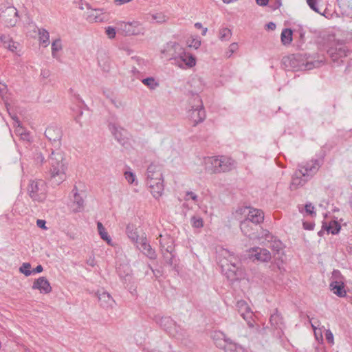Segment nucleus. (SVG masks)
<instances>
[{"mask_svg":"<svg viewBox=\"0 0 352 352\" xmlns=\"http://www.w3.org/2000/svg\"><path fill=\"white\" fill-rule=\"evenodd\" d=\"M124 177L129 184H133L135 180V175L131 171H126Z\"/></svg>","mask_w":352,"mask_h":352,"instance_id":"45","label":"nucleus"},{"mask_svg":"<svg viewBox=\"0 0 352 352\" xmlns=\"http://www.w3.org/2000/svg\"><path fill=\"white\" fill-rule=\"evenodd\" d=\"M138 25L139 23L138 21L129 23L122 21L119 23L120 29L125 34V35L138 34L140 32L138 28Z\"/></svg>","mask_w":352,"mask_h":352,"instance_id":"20","label":"nucleus"},{"mask_svg":"<svg viewBox=\"0 0 352 352\" xmlns=\"http://www.w3.org/2000/svg\"><path fill=\"white\" fill-rule=\"evenodd\" d=\"M301 54L293 55L284 58V64L290 66L294 69L310 70L314 67H318L322 63V60H313L310 55L304 54L305 60L301 58Z\"/></svg>","mask_w":352,"mask_h":352,"instance_id":"5","label":"nucleus"},{"mask_svg":"<svg viewBox=\"0 0 352 352\" xmlns=\"http://www.w3.org/2000/svg\"><path fill=\"white\" fill-rule=\"evenodd\" d=\"M47 160L51 177L54 179L56 184L58 185L65 179L67 167L64 162L63 153L59 149L53 150Z\"/></svg>","mask_w":352,"mask_h":352,"instance_id":"4","label":"nucleus"},{"mask_svg":"<svg viewBox=\"0 0 352 352\" xmlns=\"http://www.w3.org/2000/svg\"><path fill=\"white\" fill-rule=\"evenodd\" d=\"M240 228L241 232L246 236L252 239L256 237V234L254 232V228L251 226V223L248 220L244 219L241 222Z\"/></svg>","mask_w":352,"mask_h":352,"instance_id":"25","label":"nucleus"},{"mask_svg":"<svg viewBox=\"0 0 352 352\" xmlns=\"http://www.w3.org/2000/svg\"><path fill=\"white\" fill-rule=\"evenodd\" d=\"M322 165V160H311L305 163L298 164V169L302 170L304 177L311 179L319 170Z\"/></svg>","mask_w":352,"mask_h":352,"instance_id":"10","label":"nucleus"},{"mask_svg":"<svg viewBox=\"0 0 352 352\" xmlns=\"http://www.w3.org/2000/svg\"><path fill=\"white\" fill-rule=\"evenodd\" d=\"M238 49V44L236 43H232L228 47V51L227 52V56L229 58L232 56V54L235 52Z\"/></svg>","mask_w":352,"mask_h":352,"instance_id":"49","label":"nucleus"},{"mask_svg":"<svg viewBox=\"0 0 352 352\" xmlns=\"http://www.w3.org/2000/svg\"><path fill=\"white\" fill-rule=\"evenodd\" d=\"M43 270V266L41 265H38L31 271L32 272V274H37V273L42 272Z\"/></svg>","mask_w":352,"mask_h":352,"instance_id":"59","label":"nucleus"},{"mask_svg":"<svg viewBox=\"0 0 352 352\" xmlns=\"http://www.w3.org/2000/svg\"><path fill=\"white\" fill-rule=\"evenodd\" d=\"M146 185L151 188L155 198H159L164 191L162 168L161 165L151 163L146 170Z\"/></svg>","mask_w":352,"mask_h":352,"instance_id":"3","label":"nucleus"},{"mask_svg":"<svg viewBox=\"0 0 352 352\" xmlns=\"http://www.w3.org/2000/svg\"><path fill=\"white\" fill-rule=\"evenodd\" d=\"M166 253H164V258L165 260V262L169 265H173V255L172 254V246L168 245L166 248Z\"/></svg>","mask_w":352,"mask_h":352,"instance_id":"35","label":"nucleus"},{"mask_svg":"<svg viewBox=\"0 0 352 352\" xmlns=\"http://www.w3.org/2000/svg\"><path fill=\"white\" fill-rule=\"evenodd\" d=\"M325 338L327 341L331 344H333V335L330 330H327L325 332Z\"/></svg>","mask_w":352,"mask_h":352,"instance_id":"55","label":"nucleus"},{"mask_svg":"<svg viewBox=\"0 0 352 352\" xmlns=\"http://www.w3.org/2000/svg\"><path fill=\"white\" fill-rule=\"evenodd\" d=\"M152 18L155 20L157 23H163L166 20V16L162 13L153 14Z\"/></svg>","mask_w":352,"mask_h":352,"instance_id":"46","label":"nucleus"},{"mask_svg":"<svg viewBox=\"0 0 352 352\" xmlns=\"http://www.w3.org/2000/svg\"><path fill=\"white\" fill-rule=\"evenodd\" d=\"M349 50L347 47L342 44H336L331 46L327 50L328 55L331 58L334 63L340 64L342 60L339 61L340 59L347 56Z\"/></svg>","mask_w":352,"mask_h":352,"instance_id":"12","label":"nucleus"},{"mask_svg":"<svg viewBox=\"0 0 352 352\" xmlns=\"http://www.w3.org/2000/svg\"><path fill=\"white\" fill-rule=\"evenodd\" d=\"M19 12L12 6L0 5V19L7 27H14L19 21Z\"/></svg>","mask_w":352,"mask_h":352,"instance_id":"8","label":"nucleus"},{"mask_svg":"<svg viewBox=\"0 0 352 352\" xmlns=\"http://www.w3.org/2000/svg\"><path fill=\"white\" fill-rule=\"evenodd\" d=\"M19 45V43L14 41L12 38L6 45H4V47L7 48L12 52H14L17 50Z\"/></svg>","mask_w":352,"mask_h":352,"instance_id":"40","label":"nucleus"},{"mask_svg":"<svg viewBox=\"0 0 352 352\" xmlns=\"http://www.w3.org/2000/svg\"><path fill=\"white\" fill-rule=\"evenodd\" d=\"M249 252V255L258 261L267 262L272 257L269 250L259 247L251 248Z\"/></svg>","mask_w":352,"mask_h":352,"instance_id":"17","label":"nucleus"},{"mask_svg":"<svg viewBox=\"0 0 352 352\" xmlns=\"http://www.w3.org/2000/svg\"><path fill=\"white\" fill-rule=\"evenodd\" d=\"M11 118L13 120V124L16 127L15 133L17 136H21V133H23L25 130L21 125V122L19 121L18 117L16 116V111H7Z\"/></svg>","mask_w":352,"mask_h":352,"instance_id":"28","label":"nucleus"},{"mask_svg":"<svg viewBox=\"0 0 352 352\" xmlns=\"http://www.w3.org/2000/svg\"><path fill=\"white\" fill-rule=\"evenodd\" d=\"M322 228L327 231L328 234H336L340 232L341 226L337 221H333L330 222L329 225L323 223Z\"/></svg>","mask_w":352,"mask_h":352,"instance_id":"29","label":"nucleus"},{"mask_svg":"<svg viewBox=\"0 0 352 352\" xmlns=\"http://www.w3.org/2000/svg\"><path fill=\"white\" fill-rule=\"evenodd\" d=\"M302 170L297 169L292 176L291 188H298L304 186L310 179L302 175Z\"/></svg>","mask_w":352,"mask_h":352,"instance_id":"22","label":"nucleus"},{"mask_svg":"<svg viewBox=\"0 0 352 352\" xmlns=\"http://www.w3.org/2000/svg\"><path fill=\"white\" fill-rule=\"evenodd\" d=\"M28 192L33 201L42 202L46 198L47 186L42 179L32 180L28 185Z\"/></svg>","mask_w":352,"mask_h":352,"instance_id":"7","label":"nucleus"},{"mask_svg":"<svg viewBox=\"0 0 352 352\" xmlns=\"http://www.w3.org/2000/svg\"><path fill=\"white\" fill-rule=\"evenodd\" d=\"M108 128L118 143L122 146H125L128 144V132L126 129L120 126L117 118L114 119L112 118L109 120Z\"/></svg>","mask_w":352,"mask_h":352,"instance_id":"9","label":"nucleus"},{"mask_svg":"<svg viewBox=\"0 0 352 352\" xmlns=\"http://www.w3.org/2000/svg\"><path fill=\"white\" fill-rule=\"evenodd\" d=\"M280 320V318L278 314H274L272 315L270 317L271 324L272 325L275 326L276 327L278 326Z\"/></svg>","mask_w":352,"mask_h":352,"instance_id":"48","label":"nucleus"},{"mask_svg":"<svg viewBox=\"0 0 352 352\" xmlns=\"http://www.w3.org/2000/svg\"><path fill=\"white\" fill-rule=\"evenodd\" d=\"M142 83L151 89H155L159 86V83L153 77H148L142 80Z\"/></svg>","mask_w":352,"mask_h":352,"instance_id":"34","label":"nucleus"},{"mask_svg":"<svg viewBox=\"0 0 352 352\" xmlns=\"http://www.w3.org/2000/svg\"><path fill=\"white\" fill-rule=\"evenodd\" d=\"M45 135L50 142H53L56 146H60L62 138L60 128L54 125L50 126L46 129Z\"/></svg>","mask_w":352,"mask_h":352,"instance_id":"16","label":"nucleus"},{"mask_svg":"<svg viewBox=\"0 0 352 352\" xmlns=\"http://www.w3.org/2000/svg\"><path fill=\"white\" fill-rule=\"evenodd\" d=\"M344 278L343 276H342L340 272L338 270H334L332 272V276H331V280H343Z\"/></svg>","mask_w":352,"mask_h":352,"instance_id":"50","label":"nucleus"},{"mask_svg":"<svg viewBox=\"0 0 352 352\" xmlns=\"http://www.w3.org/2000/svg\"><path fill=\"white\" fill-rule=\"evenodd\" d=\"M87 263L89 265V266H91V267H94L96 265V262H95V259L94 257H90L89 259H87Z\"/></svg>","mask_w":352,"mask_h":352,"instance_id":"63","label":"nucleus"},{"mask_svg":"<svg viewBox=\"0 0 352 352\" xmlns=\"http://www.w3.org/2000/svg\"><path fill=\"white\" fill-rule=\"evenodd\" d=\"M192 227L196 228H200L204 226V221L201 217L193 216L190 219Z\"/></svg>","mask_w":352,"mask_h":352,"instance_id":"38","label":"nucleus"},{"mask_svg":"<svg viewBox=\"0 0 352 352\" xmlns=\"http://www.w3.org/2000/svg\"><path fill=\"white\" fill-rule=\"evenodd\" d=\"M296 34H298V45H302L305 43V31L300 28L298 31L295 32L294 36H296Z\"/></svg>","mask_w":352,"mask_h":352,"instance_id":"44","label":"nucleus"},{"mask_svg":"<svg viewBox=\"0 0 352 352\" xmlns=\"http://www.w3.org/2000/svg\"><path fill=\"white\" fill-rule=\"evenodd\" d=\"M98 301L101 307L105 309L113 307L115 301L109 293L107 292H98Z\"/></svg>","mask_w":352,"mask_h":352,"instance_id":"21","label":"nucleus"},{"mask_svg":"<svg viewBox=\"0 0 352 352\" xmlns=\"http://www.w3.org/2000/svg\"><path fill=\"white\" fill-rule=\"evenodd\" d=\"M206 171L218 174L228 173L236 167V162L227 155H216L204 158Z\"/></svg>","mask_w":352,"mask_h":352,"instance_id":"2","label":"nucleus"},{"mask_svg":"<svg viewBox=\"0 0 352 352\" xmlns=\"http://www.w3.org/2000/svg\"><path fill=\"white\" fill-rule=\"evenodd\" d=\"M307 3L312 10L317 13H320L318 7V0H307Z\"/></svg>","mask_w":352,"mask_h":352,"instance_id":"43","label":"nucleus"},{"mask_svg":"<svg viewBox=\"0 0 352 352\" xmlns=\"http://www.w3.org/2000/svg\"><path fill=\"white\" fill-rule=\"evenodd\" d=\"M270 248L277 253L279 252L280 250L283 248V244L280 240L275 239L272 243L270 244Z\"/></svg>","mask_w":352,"mask_h":352,"instance_id":"41","label":"nucleus"},{"mask_svg":"<svg viewBox=\"0 0 352 352\" xmlns=\"http://www.w3.org/2000/svg\"><path fill=\"white\" fill-rule=\"evenodd\" d=\"M236 307L241 316L247 322L249 327H253V312L248 303L243 300L236 302Z\"/></svg>","mask_w":352,"mask_h":352,"instance_id":"14","label":"nucleus"},{"mask_svg":"<svg viewBox=\"0 0 352 352\" xmlns=\"http://www.w3.org/2000/svg\"><path fill=\"white\" fill-rule=\"evenodd\" d=\"M135 245L144 254L151 259H155L156 258L155 252L148 243L146 237H141L139 243Z\"/></svg>","mask_w":352,"mask_h":352,"instance_id":"18","label":"nucleus"},{"mask_svg":"<svg viewBox=\"0 0 352 352\" xmlns=\"http://www.w3.org/2000/svg\"><path fill=\"white\" fill-rule=\"evenodd\" d=\"M97 228L101 239L106 241L108 245L113 246V245L112 243L111 238L108 234L107 232L106 231L104 227L103 226L101 222L98 221L97 223Z\"/></svg>","mask_w":352,"mask_h":352,"instance_id":"30","label":"nucleus"},{"mask_svg":"<svg viewBox=\"0 0 352 352\" xmlns=\"http://www.w3.org/2000/svg\"><path fill=\"white\" fill-rule=\"evenodd\" d=\"M314 226L315 225L313 223H309V222H304L303 223V228H304V229L307 230H314Z\"/></svg>","mask_w":352,"mask_h":352,"instance_id":"57","label":"nucleus"},{"mask_svg":"<svg viewBox=\"0 0 352 352\" xmlns=\"http://www.w3.org/2000/svg\"><path fill=\"white\" fill-rule=\"evenodd\" d=\"M194 102L196 103V105L192 107L190 110H204V105L202 104V101L199 96H196L194 98Z\"/></svg>","mask_w":352,"mask_h":352,"instance_id":"39","label":"nucleus"},{"mask_svg":"<svg viewBox=\"0 0 352 352\" xmlns=\"http://www.w3.org/2000/svg\"><path fill=\"white\" fill-rule=\"evenodd\" d=\"M256 2L261 6H265L270 3V0H256Z\"/></svg>","mask_w":352,"mask_h":352,"instance_id":"61","label":"nucleus"},{"mask_svg":"<svg viewBox=\"0 0 352 352\" xmlns=\"http://www.w3.org/2000/svg\"><path fill=\"white\" fill-rule=\"evenodd\" d=\"M305 211L307 214L313 216L314 214L316 215V212L314 211V206L311 204L308 203L305 204Z\"/></svg>","mask_w":352,"mask_h":352,"instance_id":"52","label":"nucleus"},{"mask_svg":"<svg viewBox=\"0 0 352 352\" xmlns=\"http://www.w3.org/2000/svg\"><path fill=\"white\" fill-rule=\"evenodd\" d=\"M31 265L29 263H23L19 267V272L26 276H29L32 274L31 271Z\"/></svg>","mask_w":352,"mask_h":352,"instance_id":"37","label":"nucleus"},{"mask_svg":"<svg viewBox=\"0 0 352 352\" xmlns=\"http://www.w3.org/2000/svg\"><path fill=\"white\" fill-rule=\"evenodd\" d=\"M232 36V32L230 29L224 28L219 30V39L222 41H228Z\"/></svg>","mask_w":352,"mask_h":352,"instance_id":"36","label":"nucleus"},{"mask_svg":"<svg viewBox=\"0 0 352 352\" xmlns=\"http://www.w3.org/2000/svg\"><path fill=\"white\" fill-rule=\"evenodd\" d=\"M126 233L131 241L135 244H138L140 238L137 232V229L133 225H128L126 228Z\"/></svg>","mask_w":352,"mask_h":352,"instance_id":"27","label":"nucleus"},{"mask_svg":"<svg viewBox=\"0 0 352 352\" xmlns=\"http://www.w3.org/2000/svg\"><path fill=\"white\" fill-rule=\"evenodd\" d=\"M293 38V31L290 28H285L283 30L280 38L281 42L284 45H287L291 43Z\"/></svg>","mask_w":352,"mask_h":352,"instance_id":"31","label":"nucleus"},{"mask_svg":"<svg viewBox=\"0 0 352 352\" xmlns=\"http://www.w3.org/2000/svg\"><path fill=\"white\" fill-rule=\"evenodd\" d=\"M45 223V221L43 219H38L36 221V225L40 228L46 229Z\"/></svg>","mask_w":352,"mask_h":352,"instance_id":"58","label":"nucleus"},{"mask_svg":"<svg viewBox=\"0 0 352 352\" xmlns=\"http://www.w3.org/2000/svg\"><path fill=\"white\" fill-rule=\"evenodd\" d=\"M33 289H38L41 294H49L52 291L50 283L44 276L36 279L32 285Z\"/></svg>","mask_w":352,"mask_h":352,"instance_id":"19","label":"nucleus"},{"mask_svg":"<svg viewBox=\"0 0 352 352\" xmlns=\"http://www.w3.org/2000/svg\"><path fill=\"white\" fill-rule=\"evenodd\" d=\"M190 114L188 116L193 126H196L199 123L202 122L206 119V111H189Z\"/></svg>","mask_w":352,"mask_h":352,"instance_id":"26","label":"nucleus"},{"mask_svg":"<svg viewBox=\"0 0 352 352\" xmlns=\"http://www.w3.org/2000/svg\"><path fill=\"white\" fill-rule=\"evenodd\" d=\"M105 32L108 37L111 39L114 38L116 37V29L111 26H108L107 28H106Z\"/></svg>","mask_w":352,"mask_h":352,"instance_id":"47","label":"nucleus"},{"mask_svg":"<svg viewBox=\"0 0 352 352\" xmlns=\"http://www.w3.org/2000/svg\"><path fill=\"white\" fill-rule=\"evenodd\" d=\"M61 50V40L60 38H57L53 41L52 43V56L53 58H57V52Z\"/></svg>","mask_w":352,"mask_h":352,"instance_id":"32","label":"nucleus"},{"mask_svg":"<svg viewBox=\"0 0 352 352\" xmlns=\"http://www.w3.org/2000/svg\"><path fill=\"white\" fill-rule=\"evenodd\" d=\"M270 7L275 10L282 6L281 0H270Z\"/></svg>","mask_w":352,"mask_h":352,"instance_id":"51","label":"nucleus"},{"mask_svg":"<svg viewBox=\"0 0 352 352\" xmlns=\"http://www.w3.org/2000/svg\"><path fill=\"white\" fill-rule=\"evenodd\" d=\"M156 322L170 336H175L178 333V327L170 317H156Z\"/></svg>","mask_w":352,"mask_h":352,"instance_id":"13","label":"nucleus"},{"mask_svg":"<svg viewBox=\"0 0 352 352\" xmlns=\"http://www.w3.org/2000/svg\"><path fill=\"white\" fill-rule=\"evenodd\" d=\"M215 336L222 339V342H216L217 347L223 349L225 352H247V351L241 345L232 342L230 339H226L223 333H217Z\"/></svg>","mask_w":352,"mask_h":352,"instance_id":"11","label":"nucleus"},{"mask_svg":"<svg viewBox=\"0 0 352 352\" xmlns=\"http://www.w3.org/2000/svg\"><path fill=\"white\" fill-rule=\"evenodd\" d=\"M184 199L186 201L192 199V201H194V202L195 204L198 203V201H199L198 196L195 192H193L192 191H187L186 192Z\"/></svg>","mask_w":352,"mask_h":352,"instance_id":"42","label":"nucleus"},{"mask_svg":"<svg viewBox=\"0 0 352 352\" xmlns=\"http://www.w3.org/2000/svg\"><path fill=\"white\" fill-rule=\"evenodd\" d=\"M20 139L24 142H30L31 141V135L29 131H26L23 133H21Z\"/></svg>","mask_w":352,"mask_h":352,"instance_id":"53","label":"nucleus"},{"mask_svg":"<svg viewBox=\"0 0 352 352\" xmlns=\"http://www.w3.org/2000/svg\"><path fill=\"white\" fill-rule=\"evenodd\" d=\"M265 27H266V29H267V30H274L276 29V25L274 23L270 22L266 24Z\"/></svg>","mask_w":352,"mask_h":352,"instance_id":"62","label":"nucleus"},{"mask_svg":"<svg viewBox=\"0 0 352 352\" xmlns=\"http://www.w3.org/2000/svg\"><path fill=\"white\" fill-rule=\"evenodd\" d=\"M132 0H115V3L116 5H122L126 3H129Z\"/></svg>","mask_w":352,"mask_h":352,"instance_id":"64","label":"nucleus"},{"mask_svg":"<svg viewBox=\"0 0 352 352\" xmlns=\"http://www.w3.org/2000/svg\"><path fill=\"white\" fill-rule=\"evenodd\" d=\"M39 38L40 41L45 47L47 46L50 43V34L49 32L45 29L39 30Z\"/></svg>","mask_w":352,"mask_h":352,"instance_id":"33","label":"nucleus"},{"mask_svg":"<svg viewBox=\"0 0 352 352\" xmlns=\"http://www.w3.org/2000/svg\"><path fill=\"white\" fill-rule=\"evenodd\" d=\"M72 192L74 195L73 211L74 212H79L82 211L84 208L83 197L78 193L76 186H74Z\"/></svg>","mask_w":352,"mask_h":352,"instance_id":"23","label":"nucleus"},{"mask_svg":"<svg viewBox=\"0 0 352 352\" xmlns=\"http://www.w3.org/2000/svg\"><path fill=\"white\" fill-rule=\"evenodd\" d=\"M172 47L175 48V50L179 48L181 51L177 56L167 57L170 60H173L175 65L182 69L186 67L190 68L196 65V58L192 54L185 52L176 43H174Z\"/></svg>","mask_w":352,"mask_h":352,"instance_id":"6","label":"nucleus"},{"mask_svg":"<svg viewBox=\"0 0 352 352\" xmlns=\"http://www.w3.org/2000/svg\"><path fill=\"white\" fill-rule=\"evenodd\" d=\"M201 45V41L199 39L194 38L191 41L190 43L188 44L189 47H193L195 50L198 49Z\"/></svg>","mask_w":352,"mask_h":352,"instance_id":"54","label":"nucleus"},{"mask_svg":"<svg viewBox=\"0 0 352 352\" xmlns=\"http://www.w3.org/2000/svg\"><path fill=\"white\" fill-rule=\"evenodd\" d=\"M217 261L222 273L230 281L243 278L244 272L241 267V260L234 252L219 248L217 250Z\"/></svg>","mask_w":352,"mask_h":352,"instance_id":"1","label":"nucleus"},{"mask_svg":"<svg viewBox=\"0 0 352 352\" xmlns=\"http://www.w3.org/2000/svg\"><path fill=\"white\" fill-rule=\"evenodd\" d=\"M10 39L12 38L8 35L3 34L0 36V41L3 43V46L6 45Z\"/></svg>","mask_w":352,"mask_h":352,"instance_id":"56","label":"nucleus"},{"mask_svg":"<svg viewBox=\"0 0 352 352\" xmlns=\"http://www.w3.org/2000/svg\"><path fill=\"white\" fill-rule=\"evenodd\" d=\"M242 210L243 213L247 212V217L245 219L248 220L251 223L256 226L263 221L264 214L262 210L250 207H245Z\"/></svg>","mask_w":352,"mask_h":352,"instance_id":"15","label":"nucleus"},{"mask_svg":"<svg viewBox=\"0 0 352 352\" xmlns=\"http://www.w3.org/2000/svg\"><path fill=\"white\" fill-rule=\"evenodd\" d=\"M41 76L43 78H47L50 76V72L48 69H42L41 72Z\"/></svg>","mask_w":352,"mask_h":352,"instance_id":"60","label":"nucleus"},{"mask_svg":"<svg viewBox=\"0 0 352 352\" xmlns=\"http://www.w3.org/2000/svg\"><path fill=\"white\" fill-rule=\"evenodd\" d=\"M329 287L331 291L338 297H344L346 296V290L342 280H339L338 281L331 280Z\"/></svg>","mask_w":352,"mask_h":352,"instance_id":"24","label":"nucleus"}]
</instances>
